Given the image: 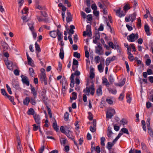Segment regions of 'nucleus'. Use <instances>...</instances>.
I'll use <instances>...</instances> for the list:
<instances>
[{"instance_id":"obj_7","label":"nucleus","mask_w":153,"mask_h":153,"mask_svg":"<svg viewBox=\"0 0 153 153\" xmlns=\"http://www.w3.org/2000/svg\"><path fill=\"white\" fill-rule=\"evenodd\" d=\"M121 8L120 7L118 9L115 10L117 15L120 18L124 16L126 14L125 13H123V11H121Z\"/></svg>"},{"instance_id":"obj_15","label":"nucleus","mask_w":153,"mask_h":153,"mask_svg":"<svg viewBox=\"0 0 153 153\" xmlns=\"http://www.w3.org/2000/svg\"><path fill=\"white\" fill-rule=\"evenodd\" d=\"M67 17H66V20L67 23L70 22L72 21L71 15L70 12H68L67 13Z\"/></svg>"},{"instance_id":"obj_41","label":"nucleus","mask_w":153,"mask_h":153,"mask_svg":"<svg viewBox=\"0 0 153 153\" xmlns=\"http://www.w3.org/2000/svg\"><path fill=\"white\" fill-rule=\"evenodd\" d=\"M109 81L111 84H112L114 80L112 75H111L108 78Z\"/></svg>"},{"instance_id":"obj_24","label":"nucleus","mask_w":153,"mask_h":153,"mask_svg":"<svg viewBox=\"0 0 153 153\" xmlns=\"http://www.w3.org/2000/svg\"><path fill=\"white\" fill-rule=\"evenodd\" d=\"M109 92L113 94H117V91L115 89H112L110 88H107Z\"/></svg>"},{"instance_id":"obj_13","label":"nucleus","mask_w":153,"mask_h":153,"mask_svg":"<svg viewBox=\"0 0 153 153\" xmlns=\"http://www.w3.org/2000/svg\"><path fill=\"white\" fill-rule=\"evenodd\" d=\"M111 128L109 126L108 128V133L107 134V136L108 137L112 138V135L113 134V133L112 132L111 130Z\"/></svg>"},{"instance_id":"obj_21","label":"nucleus","mask_w":153,"mask_h":153,"mask_svg":"<svg viewBox=\"0 0 153 153\" xmlns=\"http://www.w3.org/2000/svg\"><path fill=\"white\" fill-rule=\"evenodd\" d=\"M5 64L8 69H9L10 70H11L13 68L12 67V65L13 64V63L12 62L6 61Z\"/></svg>"},{"instance_id":"obj_60","label":"nucleus","mask_w":153,"mask_h":153,"mask_svg":"<svg viewBox=\"0 0 153 153\" xmlns=\"http://www.w3.org/2000/svg\"><path fill=\"white\" fill-rule=\"evenodd\" d=\"M78 65V61L75 59H73V65Z\"/></svg>"},{"instance_id":"obj_59","label":"nucleus","mask_w":153,"mask_h":153,"mask_svg":"<svg viewBox=\"0 0 153 153\" xmlns=\"http://www.w3.org/2000/svg\"><path fill=\"white\" fill-rule=\"evenodd\" d=\"M62 33L57 34V36L58 41H60L62 40Z\"/></svg>"},{"instance_id":"obj_46","label":"nucleus","mask_w":153,"mask_h":153,"mask_svg":"<svg viewBox=\"0 0 153 153\" xmlns=\"http://www.w3.org/2000/svg\"><path fill=\"white\" fill-rule=\"evenodd\" d=\"M1 94L4 96H6L7 97L8 95L6 92L5 90L4 89L2 88L1 90Z\"/></svg>"},{"instance_id":"obj_64","label":"nucleus","mask_w":153,"mask_h":153,"mask_svg":"<svg viewBox=\"0 0 153 153\" xmlns=\"http://www.w3.org/2000/svg\"><path fill=\"white\" fill-rule=\"evenodd\" d=\"M60 129L61 132L65 134V131L64 129V128L63 126H61L60 128Z\"/></svg>"},{"instance_id":"obj_62","label":"nucleus","mask_w":153,"mask_h":153,"mask_svg":"<svg viewBox=\"0 0 153 153\" xmlns=\"http://www.w3.org/2000/svg\"><path fill=\"white\" fill-rule=\"evenodd\" d=\"M137 20H138L137 26L138 27H139L140 28L141 26V20L140 18H138Z\"/></svg>"},{"instance_id":"obj_20","label":"nucleus","mask_w":153,"mask_h":153,"mask_svg":"<svg viewBox=\"0 0 153 153\" xmlns=\"http://www.w3.org/2000/svg\"><path fill=\"white\" fill-rule=\"evenodd\" d=\"M136 16V13H134L130 15L129 17H130V21L131 23H132L135 19Z\"/></svg>"},{"instance_id":"obj_34","label":"nucleus","mask_w":153,"mask_h":153,"mask_svg":"<svg viewBox=\"0 0 153 153\" xmlns=\"http://www.w3.org/2000/svg\"><path fill=\"white\" fill-rule=\"evenodd\" d=\"M106 101L110 105H112L113 104V102L112 98L108 97L106 99Z\"/></svg>"},{"instance_id":"obj_51","label":"nucleus","mask_w":153,"mask_h":153,"mask_svg":"<svg viewBox=\"0 0 153 153\" xmlns=\"http://www.w3.org/2000/svg\"><path fill=\"white\" fill-rule=\"evenodd\" d=\"M33 130L34 131H36L39 128L40 126V124H38V125L37 126L36 124H34L33 125Z\"/></svg>"},{"instance_id":"obj_26","label":"nucleus","mask_w":153,"mask_h":153,"mask_svg":"<svg viewBox=\"0 0 153 153\" xmlns=\"http://www.w3.org/2000/svg\"><path fill=\"white\" fill-rule=\"evenodd\" d=\"M55 121L53 123L52 125L53 127L55 130L57 132L59 131V128L57 126V125L56 123V122L54 118Z\"/></svg>"},{"instance_id":"obj_36","label":"nucleus","mask_w":153,"mask_h":153,"mask_svg":"<svg viewBox=\"0 0 153 153\" xmlns=\"http://www.w3.org/2000/svg\"><path fill=\"white\" fill-rule=\"evenodd\" d=\"M105 102L104 101V99L103 98H102V100L101 103L100 105V106L101 108H102L103 107H105Z\"/></svg>"},{"instance_id":"obj_32","label":"nucleus","mask_w":153,"mask_h":153,"mask_svg":"<svg viewBox=\"0 0 153 153\" xmlns=\"http://www.w3.org/2000/svg\"><path fill=\"white\" fill-rule=\"evenodd\" d=\"M27 114L29 115H31L33 116L34 114V111L33 108H30L28 111L27 112Z\"/></svg>"},{"instance_id":"obj_27","label":"nucleus","mask_w":153,"mask_h":153,"mask_svg":"<svg viewBox=\"0 0 153 153\" xmlns=\"http://www.w3.org/2000/svg\"><path fill=\"white\" fill-rule=\"evenodd\" d=\"M30 101V98L28 97H27L23 100V104L24 105H25L27 106L28 105Z\"/></svg>"},{"instance_id":"obj_2","label":"nucleus","mask_w":153,"mask_h":153,"mask_svg":"<svg viewBox=\"0 0 153 153\" xmlns=\"http://www.w3.org/2000/svg\"><path fill=\"white\" fill-rule=\"evenodd\" d=\"M115 110L111 107L109 108L107 111L106 114L107 119H111L112 117L115 114Z\"/></svg>"},{"instance_id":"obj_56","label":"nucleus","mask_w":153,"mask_h":153,"mask_svg":"<svg viewBox=\"0 0 153 153\" xmlns=\"http://www.w3.org/2000/svg\"><path fill=\"white\" fill-rule=\"evenodd\" d=\"M126 98L127 99V101L128 103H130L131 102V99L130 97L128 94H127Z\"/></svg>"},{"instance_id":"obj_14","label":"nucleus","mask_w":153,"mask_h":153,"mask_svg":"<svg viewBox=\"0 0 153 153\" xmlns=\"http://www.w3.org/2000/svg\"><path fill=\"white\" fill-rule=\"evenodd\" d=\"M40 80L42 83H43L44 80L47 79L45 73L42 71L40 75Z\"/></svg>"},{"instance_id":"obj_39","label":"nucleus","mask_w":153,"mask_h":153,"mask_svg":"<svg viewBox=\"0 0 153 153\" xmlns=\"http://www.w3.org/2000/svg\"><path fill=\"white\" fill-rule=\"evenodd\" d=\"M147 129L148 133L152 137H153V131L152 129L151 128V127L150 128H148Z\"/></svg>"},{"instance_id":"obj_9","label":"nucleus","mask_w":153,"mask_h":153,"mask_svg":"<svg viewBox=\"0 0 153 153\" xmlns=\"http://www.w3.org/2000/svg\"><path fill=\"white\" fill-rule=\"evenodd\" d=\"M21 76L22 78V81L23 83L29 86L30 84L27 77L26 76H24L23 75Z\"/></svg>"},{"instance_id":"obj_19","label":"nucleus","mask_w":153,"mask_h":153,"mask_svg":"<svg viewBox=\"0 0 153 153\" xmlns=\"http://www.w3.org/2000/svg\"><path fill=\"white\" fill-rule=\"evenodd\" d=\"M59 56L61 59H62L64 57V53L63 47H61L60 49Z\"/></svg>"},{"instance_id":"obj_55","label":"nucleus","mask_w":153,"mask_h":153,"mask_svg":"<svg viewBox=\"0 0 153 153\" xmlns=\"http://www.w3.org/2000/svg\"><path fill=\"white\" fill-rule=\"evenodd\" d=\"M18 1L19 4V8H20L24 2V0H18Z\"/></svg>"},{"instance_id":"obj_3","label":"nucleus","mask_w":153,"mask_h":153,"mask_svg":"<svg viewBox=\"0 0 153 153\" xmlns=\"http://www.w3.org/2000/svg\"><path fill=\"white\" fill-rule=\"evenodd\" d=\"M138 38V35L137 33H132L127 36L128 41L130 42H133Z\"/></svg>"},{"instance_id":"obj_23","label":"nucleus","mask_w":153,"mask_h":153,"mask_svg":"<svg viewBox=\"0 0 153 153\" xmlns=\"http://www.w3.org/2000/svg\"><path fill=\"white\" fill-rule=\"evenodd\" d=\"M49 34L51 37L53 38H55L57 35L56 30L50 31Z\"/></svg>"},{"instance_id":"obj_28","label":"nucleus","mask_w":153,"mask_h":153,"mask_svg":"<svg viewBox=\"0 0 153 153\" xmlns=\"http://www.w3.org/2000/svg\"><path fill=\"white\" fill-rule=\"evenodd\" d=\"M26 55L27 57V62L29 65H31V63L33 61L32 59L29 56L28 53L26 52Z\"/></svg>"},{"instance_id":"obj_49","label":"nucleus","mask_w":153,"mask_h":153,"mask_svg":"<svg viewBox=\"0 0 153 153\" xmlns=\"http://www.w3.org/2000/svg\"><path fill=\"white\" fill-rule=\"evenodd\" d=\"M74 56L79 59L80 57V54L79 53H78L77 52H75L74 53Z\"/></svg>"},{"instance_id":"obj_35","label":"nucleus","mask_w":153,"mask_h":153,"mask_svg":"<svg viewBox=\"0 0 153 153\" xmlns=\"http://www.w3.org/2000/svg\"><path fill=\"white\" fill-rule=\"evenodd\" d=\"M35 45L36 51H37L38 53L39 52L41 51V49L39 45L36 42Z\"/></svg>"},{"instance_id":"obj_31","label":"nucleus","mask_w":153,"mask_h":153,"mask_svg":"<svg viewBox=\"0 0 153 153\" xmlns=\"http://www.w3.org/2000/svg\"><path fill=\"white\" fill-rule=\"evenodd\" d=\"M31 93L33 94V97L35 98H36L37 94V92L36 91L35 88H33L31 89Z\"/></svg>"},{"instance_id":"obj_16","label":"nucleus","mask_w":153,"mask_h":153,"mask_svg":"<svg viewBox=\"0 0 153 153\" xmlns=\"http://www.w3.org/2000/svg\"><path fill=\"white\" fill-rule=\"evenodd\" d=\"M144 30L147 35L150 36L151 35L149 30V27L147 24H145L144 26Z\"/></svg>"},{"instance_id":"obj_52","label":"nucleus","mask_w":153,"mask_h":153,"mask_svg":"<svg viewBox=\"0 0 153 153\" xmlns=\"http://www.w3.org/2000/svg\"><path fill=\"white\" fill-rule=\"evenodd\" d=\"M69 114L68 112H65L64 115V119L65 121H67L68 118Z\"/></svg>"},{"instance_id":"obj_63","label":"nucleus","mask_w":153,"mask_h":153,"mask_svg":"<svg viewBox=\"0 0 153 153\" xmlns=\"http://www.w3.org/2000/svg\"><path fill=\"white\" fill-rule=\"evenodd\" d=\"M151 63V60L150 59H147L146 61V64L147 66L150 65Z\"/></svg>"},{"instance_id":"obj_42","label":"nucleus","mask_w":153,"mask_h":153,"mask_svg":"<svg viewBox=\"0 0 153 153\" xmlns=\"http://www.w3.org/2000/svg\"><path fill=\"white\" fill-rule=\"evenodd\" d=\"M131 7L129 6V4H126L123 7V10L126 12V11L128 10H129Z\"/></svg>"},{"instance_id":"obj_33","label":"nucleus","mask_w":153,"mask_h":153,"mask_svg":"<svg viewBox=\"0 0 153 153\" xmlns=\"http://www.w3.org/2000/svg\"><path fill=\"white\" fill-rule=\"evenodd\" d=\"M107 43L108 45V47L109 48H112L113 49H114L115 47V45L113 42H108Z\"/></svg>"},{"instance_id":"obj_43","label":"nucleus","mask_w":153,"mask_h":153,"mask_svg":"<svg viewBox=\"0 0 153 153\" xmlns=\"http://www.w3.org/2000/svg\"><path fill=\"white\" fill-rule=\"evenodd\" d=\"M128 58L130 61H133L134 60V56L131 53L128 54Z\"/></svg>"},{"instance_id":"obj_54","label":"nucleus","mask_w":153,"mask_h":153,"mask_svg":"<svg viewBox=\"0 0 153 153\" xmlns=\"http://www.w3.org/2000/svg\"><path fill=\"white\" fill-rule=\"evenodd\" d=\"M121 131L124 133L128 134H129L128 130L126 128H123L121 129Z\"/></svg>"},{"instance_id":"obj_22","label":"nucleus","mask_w":153,"mask_h":153,"mask_svg":"<svg viewBox=\"0 0 153 153\" xmlns=\"http://www.w3.org/2000/svg\"><path fill=\"white\" fill-rule=\"evenodd\" d=\"M17 149L18 152L22 153V147L21 144V142L19 140L18 142Z\"/></svg>"},{"instance_id":"obj_53","label":"nucleus","mask_w":153,"mask_h":153,"mask_svg":"<svg viewBox=\"0 0 153 153\" xmlns=\"http://www.w3.org/2000/svg\"><path fill=\"white\" fill-rule=\"evenodd\" d=\"M34 97H32L30 98V100L31 101V102L32 104L33 105H35L36 104V102L35 100V98Z\"/></svg>"},{"instance_id":"obj_12","label":"nucleus","mask_w":153,"mask_h":153,"mask_svg":"<svg viewBox=\"0 0 153 153\" xmlns=\"http://www.w3.org/2000/svg\"><path fill=\"white\" fill-rule=\"evenodd\" d=\"M86 31L88 32V36L91 37L92 36L91 31V26L90 25H87L86 27Z\"/></svg>"},{"instance_id":"obj_17","label":"nucleus","mask_w":153,"mask_h":153,"mask_svg":"<svg viewBox=\"0 0 153 153\" xmlns=\"http://www.w3.org/2000/svg\"><path fill=\"white\" fill-rule=\"evenodd\" d=\"M33 116L35 122L38 124H40V118L39 117V116L38 114H35L33 115Z\"/></svg>"},{"instance_id":"obj_18","label":"nucleus","mask_w":153,"mask_h":153,"mask_svg":"<svg viewBox=\"0 0 153 153\" xmlns=\"http://www.w3.org/2000/svg\"><path fill=\"white\" fill-rule=\"evenodd\" d=\"M114 144L112 142H108L106 145V148L109 150V151H111L112 147L114 145Z\"/></svg>"},{"instance_id":"obj_47","label":"nucleus","mask_w":153,"mask_h":153,"mask_svg":"<svg viewBox=\"0 0 153 153\" xmlns=\"http://www.w3.org/2000/svg\"><path fill=\"white\" fill-rule=\"evenodd\" d=\"M97 94L98 96H100L102 94V91L101 88L99 87L97 90Z\"/></svg>"},{"instance_id":"obj_38","label":"nucleus","mask_w":153,"mask_h":153,"mask_svg":"<svg viewBox=\"0 0 153 153\" xmlns=\"http://www.w3.org/2000/svg\"><path fill=\"white\" fill-rule=\"evenodd\" d=\"M28 25L31 31H33L34 30L33 27L34 24L33 23H28Z\"/></svg>"},{"instance_id":"obj_40","label":"nucleus","mask_w":153,"mask_h":153,"mask_svg":"<svg viewBox=\"0 0 153 153\" xmlns=\"http://www.w3.org/2000/svg\"><path fill=\"white\" fill-rule=\"evenodd\" d=\"M70 29L69 30L70 33L72 34L74 33V31L73 30L75 28V26L74 25H71L70 26Z\"/></svg>"},{"instance_id":"obj_30","label":"nucleus","mask_w":153,"mask_h":153,"mask_svg":"<svg viewBox=\"0 0 153 153\" xmlns=\"http://www.w3.org/2000/svg\"><path fill=\"white\" fill-rule=\"evenodd\" d=\"M77 97L76 93L73 92L71 96L70 97V99L71 100H75L76 99Z\"/></svg>"},{"instance_id":"obj_8","label":"nucleus","mask_w":153,"mask_h":153,"mask_svg":"<svg viewBox=\"0 0 153 153\" xmlns=\"http://www.w3.org/2000/svg\"><path fill=\"white\" fill-rule=\"evenodd\" d=\"M12 84L13 87L16 89L18 90H20L19 83L17 81L14 80L12 82Z\"/></svg>"},{"instance_id":"obj_50","label":"nucleus","mask_w":153,"mask_h":153,"mask_svg":"<svg viewBox=\"0 0 153 153\" xmlns=\"http://www.w3.org/2000/svg\"><path fill=\"white\" fill-rule=\"evenodd\" d=\"M102 50H100L97 47H96L95 52L99 55H101L102 54Z\"/></svg>"},{"instance_id":"obj_5","label":"nucleus","mask_w":153,"mask_h":153,"mask_svg":"<svg viewBox=\"0 0 153 153\" xmlns=\"http://www.w3.org/2000/svg\"><path fill=\"white\" fill-rule=\"evenodd\" d=\"M1 46H2L3 49V51H7L8 49L9 46L5 41L2 40H1Z\"/></svg>"},{"instance_id":"obj_6","label":"nucleus","mask_w":153,"mask_h":153,"mask_svg":"<svg viewBox=\"0 0 153 153\" xmlns=\"http://www.w3.org/2000/svg\"><path fill=\"white\" fill-rule=\"evenodd\" d=\"M86 92L87 93L89 94L91 90V94L93 95L94 94L95 92V89L94 88V85L93 84L89 88L86 87Z\"/></svg>"},{"instance_id":"obj_25","label":"nucleus","mask_w":153,"mask_h":153,"mask_svg":"<svg viewBox=\"0 0 153 153\" xmlns=\"http://www.w3.org/2000/svg\"><path fill=\"white\" fill-rule=\"evenodd\" d=\"M71 133L72 132L71 131L69 132L66 133H65V134L69 139H71L72 140H74V137L72 135Z\"/></svg>"},{"instance_id":"obj_11","label":"nucleus","mask_w":153,"mask_h":153,"mask_svg":"<svg viewBox=\"0 0 153 153\" xmlns=\"http://www.w3.org/2000/svg\"><path fill=\"white\" fill-rule=\"evenodd\" d=\"M126 81V78H124L123 79H120L119 82L116 83L115 85L116 86L122 87L125 84Z\"/></svg>"},{"instance_id":"obj_44","label":"nucleus","mask_w":153,"mask_h":153,"mask_svg":"<svg viewBox=\"0 0 153 153\" xmlns=\"http://www.w3.org/2000/svg\"><path fill=\"white\" fill-rule=\"evenodd\" d=\"M64 129L65 131V133H68L71 132V127L69 126H66L64 128Z\"/></svg>"},{"instance_id":"obj_45","label":"nucleus","mask_w":153,"mask_h":153,"mask_svg":"<svg viewBox=\"0 0 153 153\" xmlns=\"http://www.w3.org/2000/svg\"><path fill=\"white\" fill-rule=\"evenodd\" d=\"M29 71L30 75L33 77L34 75V71L32 68H30L29 69Z\"/></svg>"},{"instance_id":"obj_57","label":"nucleus","mask_w":153,"mask_h":153,"mask_svg":"<svg viewBox=\"0 0 153 153\" xmlns=\"http://www.w3.org/2000/svg\"><path fill=\"white\" fill-rule=\"evenodd\" d=\"M114 49L117 50L118 52H121V48L118 45H115V47Z\"/></svg>"},{"instance_id":"obj_58","label":"nucleus","mask_w":153,"mask_h":153,"mask_svg":"<svg viewBox=\"0 0 153 153\" xmlns=\"http://www.w3.org/2000/svg\"><path fill=\"white\" fill-rule=\"evenodd\" d=\"M28 9L27 7H25L24 8L23 10L22 11V14H27V13L28 12Z\"/></svg>"},{"instance_id":"obj_29","label":"nucleus","mask_w":153,"mask_h":153,"mask_svg":"<svg viewBox=\"0 0 153 153\" xmlns=\"http://www.w3.org/2000/svg\"><path fill=\"white\" fill-rule=\"evenodd\" d=\"M106 50H108V51H106L105 52V55L106 56H108L111 53V50L110 48L108 46L106 45L105 46Z\"/></svg>"},{"instance_id":"obj_48","label":"nucleus","mask_w":153,"mask_h":153,"mask_svg":"<svg viewBox=\"0 0 153 153\" xmlns=\"http://www.w3.org/2000/svg\"><path fill=\"white\" fill-rule=\"evenodd\" d=\"M98 68L100 72H102L103 71L102 66L101 63L98 66Z\"/></svg>"},{"instance_id":"obj_37","label":"nucleus","mask_w":153,"mask_h":153,"mask_svg":"<svg viewBox=\"0 0 153 153\" xmlns=\"http://www.w3.org/2000/svg\"><path fill=\"white\" fill-rule=\"evenodd\" d=\"M7 97L8 98L9 100H10V101L12 102L13 105H15L16 104V103L13 101L14 98L13 97L8 95Z\"/></svg>"},{"instance_id":"obj_4","label":"nucleus","mask_w":153,"mask_h":153,"mask_svg":"<svg viewBox=\"0 0 153 153\" xmlns=\"http://www.w3.org/2000/svg\"><path fill=\"white\" fill-rule=\"evenodd\" d=\"M101 149L102 153H105V143L104 141L105 140V138L104 137H102L101 138Z\"/></svg>"},{"instance_id":"obj_61","label":"nucleus","mask_w":153,"mask_h":153,"mask_svg":"<svg viewBox=\"0 0 153 153\" xmlns=\"http://www.w3.org/2000/svg\"><path fill=\"white\" fill-rule=\"evenodd\" d=\"M124 97V93H122L120 94V96L119 97V99L120 100H123Z\"/></svg>"},{"instance_id":"obj_1","label":"nucleus","mask_w":153,"mask_h":153,"mask_svg":"<svg viewBox=\"0 0 153 153\" xmlns=\"http://www.w3.org/2000/svg\"><path fill=\"white\" fill-rule=\"evenodd\" d=\"M108 19L106 21V29L111 33L114 34V29L112 28L111 24H112L113 23V21L111 16H108Z\"/></svg>"},{"instance_id":"obj_10","label":"nucleus","mask_w":153,"mask_h":153,"mask_svg":"<svg viewBox=\"0 0 153 153\" xmlns=\"http://www.w3.org/2000/svg\"><path fill=\"white\" fill-rule=\"evenodd\" d=\"M116 57L115 56L109 57L107 58L106 59V65H109L110 63L115 60Z\"/></svg>"}]
</instances>
